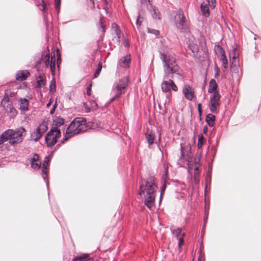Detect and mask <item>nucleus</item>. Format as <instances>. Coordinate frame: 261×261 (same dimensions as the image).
I'll list each match as a JSON object with an SVG mask.
<instances>
[{
	"label": "nucleus",
	"mask_w": 261,
	"mask_h": 261,
	"mask_svg": "<svg viewBox=\"0 0 261 261\" xmlns=\"http://www.w3.org/2000/svg\"><path fill=\"white\" fill-rule=\"evenodd\" d=\"M166 188V181H164V184L162 186V189H161V196H162V195L163 194V193L164 192Z\"/></svg>",
	"instance_id": "43"
},
{
	"label": "nucleus",
	"mask_w": 261,
	"mask_h": 261,
	"mask_svg": "<svg viewBox=\"0 0 261 261\" xmlns=\"http://www.w3.org/2000/svg\"><path fill=\"white\" fill-rule=\"evenodd\" d=\"M147 1L149 3H150V0H147Z\"/></svg>",
	"instance_id": "62"
},
{
	"label": "nucleus",
	"mask_w": 261,
	"mask_h": 261,
	"mask_svg": "<svg viewBox=\"0 0 261 261\" xmlns=\"http://www.w3.org/2000/svg\"><path fill=\"white\" fill-rule=\"evenodd\" d=\"M61 136L60 130L58 128H51L50 130V147L54 145L57 143L58 139L61 137Z\"/></svg>",
	"instance_id": "11"
},
{
	"label": "nucleus",
	"mask_w": 261,
	"mask_h": 261,
	"mask_svg": "<svg viewBox=\"0 0 261 261\" xmlns=\"http://www.w3.org/2000/svg\"><path fill=\"white\" fill-rule=\"evenodd\" d=\"M207 127L205 126L204 127H203V133L204 134H206L207 133Z\"/></svg>",
	"instance_id": "54"
},
{
	"label": "nucleus",
	"mask_w": 261,
	"mask_h": 261,
	"mask_svg": "<svg viewBox=\"0 0 261 261\" xmlns=\"http://www.w3.org/2000/svg\"><path fill=\"white\" fill-rule=\"evenodd\" d=\"M153 12H154V14L153 15V17L154 18H158V19H160V15H158L156 10L154 9Z\"/></svg>",
	"instance_id": "44"
},
{
	"label": "nucleus",
	"mask_w": 261,
	"mask_h": 261,
	"mask_svg": "<svg viewBox=\"0 0 261 261\" xmlns=\"http://www.w3.org/2000/svg\"><path fill=\"white\" fill-rule=\"evenodd\" d=\"M49 162V156H47L44 158V161L42 164V176L43 178L46 180V184L48 185L47 173H48V166Z\"/></svg>",
	"instance_id": "14"
},
{
	"label": "nucleus",
	"mask_w": 261,
	"mask_h": 261,
	"mask_svg": "<svg viewBox=\"0 0 261 261\" xmlns=\"http://www.w3.org/2000/svg\"><path fill=\"white\" fill-rule=\"evenodd\" d=\"M91 4L93 5V7H94V0H90Z\"/></svg>",
	"instance_id": "55"
},
{
	"label": "nucleus",
	"mask_w": 261,
	"mask_h": 261,
	"mask_svg": "<svg viewBox=\"0 0 261 261\" xmlns=\"http://www.w3.org/2000/svg\"><path fill=\"white\" fill-rule=\"evenodd\" d=\"M87 130L86 120L83 117H76L68 127L66 132V135L62 142L67 141L68 138L84 132Z\"/></svg>",
	"instance_id": "2"
},
{
	"label": "nucleus",
	"mask_w": 261,
	"mask_h": 261,
	"mask_svg": "<svg viewBox=\"0 0 261 261\" xmlns=\"http://www.w3.org/2000/svg\"><path fill=\"white\" fill-rule=\"evenodd\" d=\"M145 136L149 145L152 144L154 142V137L151 132L147 131L145 134Z\"/></svg>",
	"instance_id": "25"
},
{
	"label": "nucleus",
	"mask_w": 261,
	"mask_h": 261,
	"mask_svg": "<svg viewBox=\"0 0 261 261\" xmlns=\"http://www.w3.org/2000/svg\"><path fill=\"white\" fill-rule=\"evenodd\" d=\"M205 142V139L203 136L202 134H201L200 135H199L198 138L197 147L199 149H200L202 147L203 145L204 144Z\"/></svg>",
	"instance_id": "28"
},
{
	"label": "nucleus",
	"mask_w": 261,
	"mask_h": 261,
	"mask_svg": "<svg viewBox=\"0 0 261 261\" xmlns=\"http://www.w3.org/2000/svg\"><path fill=\"white\" fill-rule=\"evenodd\" d=\"M55 6L56 10L59 12L60 9V6L61 4V0H54Z\"/></svg>",
	"instance_id": "32"
},
{
	"label": "nucleus",
	"mask_w": 261,
	"mask_h": 261,
	"mask_svg": "<svg viewBox=\"0 0 261 261\" xmlns=\"http://www.w3.org/2000/svg\"><path fill=\"white\" fill-rule=\"evenodd\" d=\"M48 140H49V132L47 133V134L46 135V137H45V141H46V145H47V147H49Z\"/></svg>",
	"instance_id": "47"
},
{
	"label": "nucleus",
	"mask_w": 261,
	"mask_h": 261,
	"mask_svg": "<svg viewBox=\"0 0 261 261\" xmlns=\"http://www.w3.org/2000/svg\"><path fill=\"white\" fill-rule=\"evenodd\" d=\"M182 230L181 228H177L173 231V233L176 236V237H181L182 233H181Z\"/></svg>",
	"instance_id": "33"
},
{
	"label": "nucleus",
	"mask_w": 261,
	"mask_h": 261,
	"mask_svg": "<svg viewBox=\"0 0 261 261\" xmlns=\"http://www.w3.org/2000/svg\"><path fill=\"white\" fill-rule=\"evenodd\" d=\"M44 19H45V20H47V15H44Z\"/></svg>",
	"instance_id": "59"
},
{
	"label": "nucleus",
	"mask_w": 261,
	"mask_h": 261,
	"mask_svg": "<svg viewBox=\"0 0 261 261\" xmlns=\"http://www.w3.org/2000/svg\"><path fill=\"white\" fill-rule=\"evenodd\" d=\"M1 105L8 113L10 114V116L13 117L16 115V111L13 108L11 102H10L8 95L5 96L1 102Z\"/></svg>",
	"instance_id": "8"
},
{
	"label": "nucleus",
	"mask_w": 261,
	"mask_h": 261,
	"mask_svg": "<svg viewBox=\"0 0 261 261\" xmlns=\"http://www.w3.org/2000/svg\"><path fill=\"white\" fill-rule=\"evenodd\" d=\"M72 261H93V259L89 254H85L74 258Z\"/></svg>",
	"instance_id": "20"
},
{
	"label": "nucleus",
	"mask_w": 261,
	"mask_h": 261,
	"mask_svg": "<svg viewBox=\"0 0 261 261\" xmlns=\"http://www.w3.org/2000/svg\"><path fill=\"white\" fill-rule=\"evenodd\" d=\"M42 134H42L41 132H40L38 129H37L35 132L32 134L31 138L35 141H37L41 138Z\"/></svg>",
	"instance_id": "26"
},
{
	"label": "nucleus",
	"mask_w": 261,
	"mask_h": 261,
	"mask_svg": "<svg viewBox=\"0 0 261 261\" xmlns=\"http://www.w3.org/2000/svg\"><path fill=\"white\" fill-rule=\"evenodd\" d=\"M25 129L20 127L15 130L8 129L5 131L0 136V145L10 140L9 143L14 145L15 144L21 142L22 140Z\"/></svg>",
	"instance_id": "3"
},
{
	"label": "nucleus",
	"mask_w": 261,
	"mask_h": 261,
	"mask_svg": "<svg viewBox=\"0 0 261 261\" xmlns=\"http://www.w3.org/2000/svg\"><path fill=\"white\" fill-rule=\"evenodd\" d=\"M175 24L178 29H184L187 28L186 19L182 12H180L174 17Z\"/></svg>",
	"instance_id": "9"
},
{
	"label": "nucleus",
	"mask_w": 261,
	"mask_h": 261,
	"mask_svg": "<svg viewBox=\"0 0 261 261\" xmlns=\"http://www.w3.org/2000/svg\"><path fill=\"white\" fill-rule=\"evenodd\" d=\"M207 2L209 3L210 7L215 8L216 0H207Z\"/></svg>",
	"instance_id": "38"
},
{
	"label": "nucleus",
	"mask_w": 261,
	"mask_h": 261,
	"mask_svg": "<svg viewBox=\"0 0 261 261\" xmlns=\"http://www.w3.org/2000/svg\"><path fill=\"white\" fill-rule=\"evenodd\" d=\"M124 45H125V46H128V43L125 42Z\"/></svg>",
	"instance_id": "58"
},
{
	"label": "nucleus",
	"mask_w": 261,
	"mask_h": 261,
	"mask_svg": "<svg viewBox=\"0 0 261 261\" xmlns=\"http://www.w3.org/2000/svg\"><path fill=\"white\" fill-rule=\"evenodd\" d=\"M167 172H168L167 169V168H166V169H165V175H167Z\"/></svg>",
	"instance_id": "57"
},
{
	"label": "nucleus",
	"mask_w": 261,
	"mask_h": 261,
	"mask_svg": "<svg viewBox=\"0 0 261 261\" xmlns=\"http://www.w3.org/2000/svg\"><path fill=\"white\" fill-rule=\"evenodd\" d=\"M41 162L38 154H35L31 159V167L34 169H39L41 166Z\"/></svg>",
	"instance_id": "15"
},
{
	"label": "nucleus",
	"mask_w": 261,
	"mask_h": 261,
	"mask_svg": "<svg viewBox=\"0 0 261 261\" xmlns=\"http://www.w3.org/2000/svg\"><path fill=\"white\" fill-rule=\"evenodd\" d=\"M184 148L182 146H181V147H180L181 154L182 157L184 156Z\"/></svg>",
	"instance_id": "53"
},
{
	"label": "nucleus",
	"mask_w": 261,
	"mask_h": 261,
	"mask_svg": "<svg viewBox=\"0 0 261 261\" xmlns=\"http://www.w3.org/2000/svg\"><path fill=\"white\" fill-rule=\"evenodd\" d=\"M215 50L219 59L225 56L224 50L220 45L215 46Z\"/></svg>",
	"instance_id": "23"
},
{
	"label": "nucleus",
	"mask_w": 261,
	"mask_h": 261,
	"mask_svg": "<svg viewBox=\"0 0 261 261\" xmlns=\"http://www.w3.org/2000/svg\"><path fill=\"white\" fill-rule=\"evenodd\" d=\"M39 86H43L45 85V82L43 79H40L37 81Z\"/></svg>",
	"instance_id": "39"
},
{
	"label": "nucleus",
	"mask_w": 261,
	"mask_h": 261,
	"mask_svg": "<svg viewBox=\"0 0 261 261\" xmlns=\"http://www.w3.org/2000/svg\"><path fill=\"white\" fill-rule=\"evenodd\" d=\"M221 96L218 91H215L210 99V110L213 113L217 112L220 106Z\"/></svg>",
	"instance_id": "7"
},
{
	"label": "nucleus",
	"mask_w": 261,
	"mask_h": 261,
	"mask_svg": "<svg viewBox=\"0 0 261 261\" xmlns=\"http://www.w3.org/2000/svg\"><path fill=\"white\" fill-rule=\"evenodd\" d=\"M54 55L51 56L50 61V69L51 71L52 74L54 75L55 72V64H56V57H57V65L58 68L61 63V55L59 49L57 48L56 51H53Z\"/></svg>",
	"instance_id": "6"
},
{
	"label": "nucleus",
	"mask_w": 261,
	"mask_h": 261,
	"mask_svg": "<svg viewBox=\"0 0 261 261\" xmlns=\"http://www.w3.org/2000/svg\"><path fill=\"white\" fill-rule=\"evenodd\" d=\"M161 58L164 63V69L165 74L164 79H167L169 77V74H173L178 72L179 67L173 57L162 54Z\"/></svg>",
	"instance_id": "4"
},
{
	"label": "nucleus",
	"mask_w": 261,
	"mask_h": 261,
	"mask_svg": "<svg viewBox=\"0 0 261 261\" xmlns=\"http://www.w3.org/2000/svg\"><path fill=\"white\" fill-rule=\"evenodd\" d=\"M128 79L125 77L116 83L115 87L113 89V91L115 93V95L112 98L111 102H113L120 98L121 95L125 93V90L128 85Z\"/></svg>",
	"instance_id": "5"
},
{
	"label": "nucleus",
	"mask_w": 261,
	"mask_h": 261,
	"mask_svg": "<svg viewBox=\"0 0 261 261\" xmlns=\"http://www.w3.org/2000/svg\"><path fill=\"white\" fill-rule=\"evenodd\" d=\"M161 89L162 91L165 93L170 92L171 89L175 92L178 90L177 86L171 80L169 81H163L161 84Z\"/></svg>",
	"instance_id": "10"
},
{
	"label": "nucleus",
	"mask_w": 261,
	"mask_h": 261,
	"mask_svg": "<svg viewBox=\"0 0 261 261\" xmlns=\"http://www.w3.org/2000/svg\"><path fill=\"white\" fill-rule=\"evenodd\" d=\"M57 107V101L55 103V104L53 106V108L51 109V111H50V114H54L56 108Z\"/></svg>",
	"instance_id": "41"
},
{
	"label": "nucleus",
	"mask_w": 261,
	"mask_h": 261,
	"mask_svg": "<svg viewBox=\"0 0 261 261\" xmlns=\"http://www.w3.org/2000/svg\"><path fill=\"white\" fill-rule=\"evenodd\" d=\"M47 125L48 124L47 121H43L41 124L39 125L37 129L40 132H41L42 134H43L47 130L48 128Z\"/></svg>",
	"instance_id": "27"
},
{
	"label": "nucleus",
	"mask_w": 261,
	"mask_h": 261,
	"mask_svg": "<svg viewBox=\"0 0 261 261\" xmlns=\"http://www.w3.org/2000/svg\"><path fill=\"white\" fill-rule=\"evenodd\" d=\"M41 2L42 3V5L41 6V7L40 8V10H41L43 12H45L46 10V5L44 3V1L43 0H41Z\"/></svg>",
	"instance_id": "36"
},
{
	"label": "nucleus",
	"mask_w": 261,
	"mask_h": 261,
	"mask_svg": "<svg viewBox=\"0 0 261 261\" xmlns=\"http://www.w3.org/2000/svg\"><path fill=\"white\" fill-rule=\"evenodd\" d=\"M131 58L129 55H126L120 60V65L122 67H127L130 62Z\"/></svg>",
	"instance_id": "18"
},
{
	"label": "nucleus",
	"mask_w": 261,
	"mask_h": 261,
	"mask_svg": "<svg viewBox=\"0 0 261 261\" xmlns=\"http://www.w3.org/2000/svg\"><path fill=\"white\" fill-rule=\"evenodd\" d=\"M51 99H50V102H49L50 105H51Z\"/></svg>",
	"instance_id": "61"
},
{
	"label": "nucleus",
	"mask_w": 261,
	"mask_h": 261,
	"mask_svg": "<svg viewBox=\"0 0 261 261\" xmlns=\"http://www.w3.org/2000/svg\"><path fill=\"white\" fill-rule=\"evenodd\" d=\"M64 123V119L63 118L61 117L57 118L53 121L51 128H58L59 127L63 125Z\"/></svg>",
	"instance_id": "21"
},
{
	"label": "nucleus",
	"mask_w": 261,
	"mask_h": 261,
	"mask_svg": "<svg viewBox=\"0 0 261 261\" xmlns=\"http://www.w3.org/2000/svg\"><path fill=\"white\" fill-rule=\"evenodd\" d=\"M29 102L28 100L25 99H20V109L24 111H26L28 109Z\"/></svg>",
	"instance_id": "24"
},
{
	"label": "nucleus",
	"mask_w": 261,
	"mask_h": 261,
	"mask_svg": "<svg viewBox=\"0 0 261 261\" xmlns=\"http://www.w3.org/2000/svg\"><path fill=\"white\" fill-rule=\"evenodd\" d=\"M218 85L215 80L212 79L209 83V88L208 91L209 93H214L215 91H218Z\"/></svg>",
	"instance_id": "19"
},
{
	"label": "nucleus",
	"mask_w": 261,
	"mask_h": 261,
	"mask_svg": "<svg viewBox=\"0 0 261 261\" xmlns=\"http://www.w3.org/2000/svg\"><path fill=\"white\" fill-rule=\"evenodd\" d=\"M91 86L92 85L90 84L89 86V87L87 88V94L88 95H91Z\"/></svg>",
	"instance_id": "48"
},
{
	"label": "nucleus",
	"mask_w": 261,
	"mask_h": 261,
	"mask_svg": "<svg viewBox=\"0 0 261 261\" xmlns=\"http://www.w3.org/2000/svg\"><path fill=\"white\" fill-rule=\"evenodd\" d=\"M149 31L150 33H152L155 35H158L159 34V31L158 30H152V31H150V30H149Z\"/></svg>",
	"instance_id": "50"
},
{
	"label": "nucleus",
	"mask_w": 261,
	"mask_h": 261,
	"mask_svg": "<svg viewBox=\"0 0 261 261\" xmlns=\"http://www.w3.org/2000/svg\"><path fill=\"white\" fill-rule=\"evenodd\" d=\"M198 113L199 116H201L202 113V105L201 103L198 104Z\"/></svg>",
	"instance_id": "40"
},
{
	"label": "nucleus",
	"mask_w": 261,
	"mask_h": 261,
	"mask_svg": "<svg viewBox=\"0 0 261 261\" xmlns=\"http://www.w3.org/2000/svg\"><path fill=\"white\" fill-rule=\"evenodd\" d=\"M236 57L235 56V55L233 56L232 58V59L230 60V61L231 62L232 65H233L234 66H236Z\"/></svg>",
	"instance_id": "46"
},
{
	"label": "nucleus",
	"mask_w": 261,
	"mask_h": 261,
	"mask_svg": "<svg viewBox=\"0 0 261 261\" xmlns=\"http://www.w3.org/2000/svg\"><path fill=\"white\" fill-rule=\"evenodd\" d=\"M56 92V83L55 79H53L50 84V92Z\"/></svg>",
	"instance_id": "31"
},
{
	"label": "nucleus",
	"mask_w": 261,
	"mask_h": 261,
	"mask_svg": "<svg viewBox=\"0 0 261 261\" xmlns=\"http://www.w3.org/2000/svg\"><path fill=\"white\" fill-rule=\"evenodd\" d=\"M100 23V28L102 30V33H105L106 31V27L103 22V18H101L99 20Z\"/></svg>",
	"instance_id": "35"
},
{
	"label": "nucleus",
	"mask_w": 261,
	"mask_h": 261,
	"mask_svg": "<svg viewBox=\"0 0 261 261\" xmlns=\"http://www.w3.org/2000/svg\"><path fill=\"white\" fill-rule=\"evenodd\" d=\"M158 189L155 182V178L150 176L147 180H142L140 182L139 192L138 194L144 195V204L150 210L154 208L155 193Z\"/></svg>",
	"instance_id": "1"
},
{
	"label": "nucleus",
	"mask_w": 261,
	"mask_h": 261,
	"mask_svg": "<svg viewBox=\"0 0 261 261\" xmlns=\"http://www.w3.org/2000/svg\"><path fill=\"white\" fill-rule=\"evenodd\" d=\"M185 236V233H182V235H181V237H180V238L179 239V242H178L179 248H180L181 246L184 244V238Z\"/></svg>",
	"instance_id": "34"
},
{
	"label": "nucleus",
	"mask_w": 261,
	"mask_h": 261,
	"mask_svg": "<svg viewBox=\"0 0 261 261\" xmlns=\"http://www.w3.org/2000/svg\"><path fill=\"white\" fill-rule=\"evenodd\" d=\"M29 75V72L27 70L18 71L16 74V79L18 81H22L27 78Z\"/></svg>",
	"instance_id": "17"
},
{
	"label": "nucleus",
	"mask_w": 261,
	"mask_h": 261,
	"mask_svg": "<svg viewBox=\"0 0 261 261\" xmlns=\"http://www.w3.org/2000/svg\"><path fill=\"white\" fill-rule=\"evenodd\" d=\"M45 57H46V61H45L46 65L47 66H48L49 65V53L46 54Z\"/></svg>",
	"instance_id": "45"
},
{
	"label": "nucleus",
	"mask_w": 261,
	"mask_h": 261,
	"mask_svg": "<svg viewBox=\"0 0 261 261\" xmlns=\"http://www.w3.org/2000/svg\"><path fill=\"white\" fill-rule=\"evenodd\" d=\"M191 49H192V52L194 53H197L198 51V47L197 46H193V48H191Z\"/></svg>",
	"instance_id": "49"
},
{
	"label": "nucleus",
	"mask_w": 261,
	"mask_h": 261,
	"mask_svg": "<svg viewBox=\"0 0 261 261\" xmlns=\"http://www.w3.org/2000/svg\"><path fill=\"white\" fill-rule=\"evenodd\" d=\"M194 171H195L194 178H195V179H196L197 178V177L198 176V171H199L198 167H195Z\"/></svg>",
	"instance_id": "42"
},
{
	"label": "nucleus",
	"mask_w": 261,
	"mask_h": 261,
	"mask_svg": "<svg viewBox=\"0 0 261 261\" xmlns=\"http://www.w3.org/2000/svg\"><path fill=\"white\" fill-rule=\"evenodd\" d=\"M183 93L186 99L192 100L194 96V89L189 85H186L183 88Z\"/></svg>",
	"instance_id": "13"
},
{
	"label": "nucleus",
	"mask_w": 261,
	"mask_h": 261,
	"mask_svg": "<svg viewBox=\"0 0 261 261\" xmlns=\"http://www.w3.org/2000/svg\"><path fill=\"white\" fill-rule=\"evenodd\" d=\"M147 0H141V3L143 4L146 2Z\"/></svg>",
	"instance_id": "56"
},
{
	"label": "nucleus",
	"mask_w": 261,
	"mask_h": 261,
	"mask_svg": "<svg viewBox=\"0 0 261 261\" xmlns=\"http://www.w3.org/2000/svg\"><path fill=\"white\" fill-rule=\"evenodd\" d=\"M112 32L113 36V40H115L117 42H120V39L121 37V32L119 29V26L113 23L112 24Z\"/></svg>",
	"instance_id": "12"
},
{
	"label": "nucleus",
	"mask_w": 261,
	"mask_h": 261,
	"mask_svg": "<svg viewBox=\"0 0 261 261\" xmlns=\"http://www.w3.org/2000/svg\"><path fill=\"white\" fill-rule=\"evenodd\" d=\"M209 6H210L209 3L207 4L205 2H203L201 5V11L205 17H208L210 15Z\"/></svg>",
	"instance_id": "16"
},
{
	"label": "nucleus",
	"mask_w": 261,
	"mask_h": 261,
	"mask_svg": "<svg viewBox=\"0 0 261 261\" xmlns=\"http://www.w3.org/2000/svg\"><path fill=\"white\" fill-rule=\"evenodd\" d=\"M223 63L224 67L226 69L228 67V61L226 55L219 59Z\"/></svg>",
	"instance_id": "30"
},
{
	"label": "nucleus",
	"mask_w": 261,
	"mask_h": 261,
	"mask_svg": "<svg viewBox=\"0 0 261 261\" xmlns=\"http://www.w3.org/2000/svg\"><path fill=\"white\" fill-rule=\"evenodd\" d=\"M216 117L212 114H208L206 117V122L209 126L212 127L214 125Z\"/></svg>",
	"instance_id": "22"
},
{
	"label": "nucleus",
	"mask_w": 261,
	"mask_h": 261,
	"mask_svg": "<svg viewBox=\"0 0 261 261\" xmlns=\"http://www.w3.org/2000/svg\"><path fill=\"white\" fill-rule=\"evenodd\" d=\"M215 77H217L220 75V70L219 68V67L216 65L215 68Z\"/></svg>",
	"instance_id": "37"
},
{
	"label": "nucleus",
	"mask_w": 261,
	"mask_h": 261,
	"mask_svg": "<svg viewBox=\"0 0 261 261\" xmlns=\"http://www.w3.org/2000/svg\"><path fill=\"white\" fill-rule=\"evenodd\" d=\"M102 68V63L101 62H99L98 63V66L97 69H96L94 74V77L96 78L98 77L100 74V71H101Z\"/></svg>",
	"instance_id": "29"
},
{
	"label": "nucleus",
	"mask_w": 261,
	"mask_h": 261,
	"mask_svg": "<svg viewBox=\"0 0 261 261\" xmlns=\"http://www.w3.org/2000/svg\"><path fill=\"white\" fill-rule=\"evenodd\" d=\"M46 106H47V107H49V102H48V103H47V104H46Z\"/></svg>",
	"instance_id": "60"
},
{
	"label": "nucleus",
	"mask_w": 261,
	"mask_h": 261,
	"mask_svg": "<svg viewBox=\"0 0 261 261\" xmlns=\"http://www.w3.org/2000/svg\"><path fill=\"white\" fill-rule=\"evenodd\" d=\"M140 16H138V19L137 20L136 24L137 25L140 26L141 21H140Z\"/></svg>",
	"instance_id": "51"
},
{
	"label": "nucleus",
	"mask_w": 261,
	"mask_h": 261,
	"mask_svg": "<svg viewBox=\"0 0 261 261\" xmlns=\"http://www.w3.org/2000/svg\"><path fill=\"white\" fill-rule=\"evenodd\" d=\"M85 108L86 110V111L87 112H89L90 111V109L87 106V105L86 103H84Z\"/></svg>",
	"instance_id": "52"
}]
</instances>
